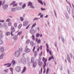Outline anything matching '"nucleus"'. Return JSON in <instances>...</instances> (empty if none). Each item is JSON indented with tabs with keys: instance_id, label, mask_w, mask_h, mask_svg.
<instances>
[{
	"instance_id": "61",
	"label": "nucleus",
	"mask_w": 74,
	"mask_h": 74,
	"mask_svg": "<svg viewBox=\"0 0 74 74\" xmlns=\"http://www.w3.org/2000/svg\"><path fill=\"white\" fill-rule=\"evenodd\" d=\"M1 3H2V1H0V7L1 6Z\"/></svg>"
},
{
	"instance_id": "37",
	"label": "nucleus",
	"mask_w": 74,
	"mask_h": 74,
	"mask_svg": "<svg viewBox=\"0 0 74 74\" xmlns=\"http://www.w3.org/2000/svg\"><path fill=\"white\" fill-rule=\"evenodd\" d=\"M36 23H35V24H34L32 25V28H33L34 27H35V26H36Z\"/></svg>"
},
{
	"instance_id": "39",
	"label": "nucleus",
	"mask_w": 74,
	"mask_h": 74,
	"mask_svg": "<svg viewBox=\"0 0 74 74\" xmlns=\"http://www.w3.org/2000/svg\"><path fill=\"white\" fill-rule=\"evenodd\" d=\"M3 43V40H0V45L2 44Z\"/></svg>"
},
{
	"instance_id": "54",
	"label": "nucleus",
	"mask_w": 74,
	"mask_h": 74,
	"mask_svg": "<svg viewBox=\"0 0 74 74\" xmlns=\"http://www.w3.org/2000/svg\"><path fill=\"white\" fill-rule=\"evenodd\" d=\"M40 19L39 18H35L33 20V21H35V20H37V19Z\"/></svg>"
},
{
	"instance_id": "26",
	"label": "nucleus",
	"mask_w": 74,
	"mask_h": 74,
	"mask_svg": "<svg viewBox=\"0 0 74 74\" xmlns=\"http://www.w3.org/2000/svg\"><path fill=\"white\" fill-rule=\"evenodd\" d=\"M15 60H13V61H12V62L11 63V64H12V63L13 64V65H14V64H15Z\"/></svg>"
},
{
	"instance_id": "29",
	"label": "nucleus",
	"mask_w": 74,
	"mask_h": 74,
	"mask_svg": "<svg viewBox=\"0 0 74 74\" xmlns=\"http://www.w3.org/2000/svg\"><path fill=\"white\" fill-rule=\"evenodd\" d=\"M30 45L32 47H33L34 45V42L33 41H31L30 43Z\"/></svg>"
},
{
	"instance_id": "13",
	"label": "nucleus",
	"mask_w": 74,
	"mask_h": 74,
	"mask_svg": "<svg viewBox=\"0 0 74 74\" xmlns=\"http://www.w3.org/2000/svg\"><path fill=\"white\" fill-rule=\"evenodd\" d=\"M13 38L14 40H16L18 39V35H14Z\"/></svg>"
},
{
	"instance_id": "28",
	"label": "nucleus",
	"mask_w": 74,
	"mask_h": 74,
	"mask_svg": "<svg viewBox=\"0 0 74 74\" xmlns=\"http://www.w3.org/2000/svg\"><path fill=\"white\" fill-rule=\"evenodd\" d=\"M15 3H16V2L15 1H13L12 3L10 4V5H13L15 4Z\"/></svg>"
},
{
	"instance_id": "6",
	"label": "nucleus",
	"mask_w": 74,
	"mask_h": 74,
	"mask_svg": "<svg viewBox=\"0 0 74 74\" xmlns=\"http://www.w3.org/2000/svg\"><path fill=\"white\" fill-rule=\"evenodd\" d=\"M30 33L31 34H33L35 33V30L34 29L32 28L30 30Z\"/></svg>"
},
{
	"instance_id": "52",
	"label": "nucleus",
	"mask_w": 74,
	"mask_h": 74,
	"mask_svg": "<svg viewBox=\"0 0 74 74\" xmlns=\"http://www.w3.org/2000/svg\"><path fill=\"white\" fill-rule=\"evenodd\" d=\"M41 10L42 11H45V8H41Z\"/></svg>"
},
{
	"instance_id": "16",
	"label": "nucleus",
	"mask_w": 74,
	"mask_h": 74,
	"mask_svg": "<svg viewBox=\"0 0 74 74\" xmlns=\"http://www.w3.org/2000/svg\"><path fill=\"white\" fill-rule=\"evenodd\" d=\"M4 51V47H1L0 48V51L1 52H3Z\"/></svg>"
},
{
	"instance_id": "62",
	"label": "nucleus",
	"mask_w": 74,
	"mask_h": 74,
	"mask_svg": "<svg viewBox=\"0 0 74 74\" xmlns=\"http://www.w3.org/2000/svg\"><path fill=\"white\" fill-rule=\"evenodd\" d=\"M60 70H62L63 68L62 66L60 67Z\"/></svg>"
},
{
	"instance_id": "58",
	"label": "nucleus",
	"mask_w": 74,
	"mask_h": 74,
	"mask_svg": "<svg viewBox=\"0 0 74 74\" xmlns=\"http://www.w3.org/2000/svg\"><path fill=\"white\" fill-rule=\"evenodd\" d=\"M51 59H52V58L51 57H50L49 59L48 60L49 61V60H51Z\"/></svg>"
},
{
	"instance_id": "1",
	"label": "nucleus",
	"mask_w": 74,
	"mask_h": 74,
	"mask_svg": "<svg viewBox=\"0 0 74 74\" xmlns=\"http://www.w3.org/2000/svg\"><path fill=\"white\" fill-rule=\"evenodd\" d=\"M15 70L17 73H20L21 71V67L20 66H17L16 67Z\"/></svg>"
},
{
	"instance_id": "8",
	"label": "nucleus",
	"mask_w": 74,
	"mask_h": 74,
	"mask_svg": "<svg viewBox=\"0 0 74 74\" xmlns=\"http://www.w3.org/2000/svg\"><path fill=\"white\" fill-rule=\"evenodd\" d=\"M25 51L26 53H29L30 52V50L29 48H26L25 49Z\"/></svg>"
},
{
	"instance_id": "53",
	"label": "nucleus",
	"mask_w": 74,
	"mask_h": 74,
	"mask_svg": "<svg viewBox=\"0 0 74 74\" xmlns=\"http://www.w3.org/2000/svg\"><path fill=\"white\" fill-rule=\"evenodd\" d=\"M17 4V3H16L13 6V7H16V6L18 5Z\"/></svg>"
},
{
	"instance_id": "21",
	"label": "nucleus",
	"mask_w": 74,
	"mask_h": 74,
	"mask_svg": "<svg viewBox=\"0 0 74 74\" xmlns=\"http://www.w3.org/2000/svg\"><path fill=\"white\" fill-rule=\"evenodd\" d=\"M34 57H32L31 60V62L32 63H33L34 62Z\"/></svg>"
},
{
	"instance_id": "56",
	"label": "nucleus",
	"mask_w": 74,
	"mask_h": 74,
	"mask_svg": "<svg viewBox=\"0 0 74 74\" xmlns=\"http://www.w3.org/2000/svg\"><path fill=\"white\" fill-rule=\"evenodd\" d=\"M4 22V20H0V22H2L3 23Z\"/></svg>"
},
{
	"instance_id": "27",
	"label": "nucleus",
	"mask_w": 74,
	"mask_h": 74,
	"mask_svg": "<svg viewBox=\"0 0 74 74\" xmlns=\"http://www.w3.org/2000/svg\"><path fill=\"white\" fill-rule=\"evenodd\" d=\"M22 25L21 24H20L18 26V28L19 29H20L21 28V27H22Z\"/></svg>"
},
{
	"instance_id": "30",
	"label": "nucleus",
	"mask_w": 74,
	"mask_h": 74,
	"mask_svg": "<svg viewBox=\"0 0 74 74\" xmlns=\"http://www.w3.org/2000/svg\"><path fill=\"white\" fill-rule=\"evenodd\" d=\"M14 26L15 27H17V24L16 23H14Z\"/></svg>"
},
{
	"instance_id": "23",
	"label": "nucleus",
	"mask_w": 74,
	"mask_h": 74,
	"mask_svg": "<svg viewBox=\"0 0 74 74\" xmlns=\"http://www.w3.org/2000/svg\"><path fill=\"white\" fill-rule=\"evenodd\" d=\"M42 46H40V47H39L37 49V51L38 52H39V50H40H40H41L42 49Z\"/></svg>"
},
{
	"instance_id": "44",
	"label": "nucleus",
	"mask_w": 74,
	"mask_h": 74,
	"mask_svg": "<svg viewBox=\"0 0 74 74\" xmlns=\"http://www.w3.org/2000/svg\"><path fill=\"white\" fill-rule=\"evenodd\" d=\"M32 37L33 40H35V38L34 37V35H32Z\"/></svg>"
},
{
	"instance_id": "35",
	"label": "nucleus",
	"mask_w": 74,
	"mask_h": 74,
	"mask_svg": "<svg viewBox=\"0 0 74 74\" xmlns=\"http://www.w3.org/2000/svg\"><path fill=\"white\" fill-rule=\"evenodd\" d=\"M11 11H12V12H15V8L12 9Z\"/></svg>"
},
{
	"instance_id": "7",
	"label": "nucleus",
	"mask_w": 74,
	"mask_h": 74,
	"mask_svg": "<svg viewBox=\"0 0 74 74\" xmlns=\"http://www.w3.org/2000/svg\"><path fill=\"white\" fill-rule=\"evenodd\" d=\"M29 21H25L23 22V26H26L27 25Z\"/></svg>"
},
{
	"instance_id": "43",
	"label": "nucleus",
	"mask_w": 74,
	"mask_h": 74,
	"mask_svg": "<svg viewBox=\"0 0 74 74\" xmlns=\"http://www.w3.org/2000/svg\"><path fill=\"white\" fill-rule=\"evenodd\" d=\"M10 20H11V19L10 18H8L6 20V21L7 22H10Z\"/></svg>"
},
{
	"instance_id": "19",
	"label": "nucleus",
	"mask_w": 74,
	"mask_h": 74,
	"mask_svg": "<svg viewBox=\"0 0 74 74\" xmlns=\"http://www.w3.org/2000/svg\"><path fill=\"white\" fill-rule=\"evenodd\" d=\"M3 36H4L3 35V32H1V34H0V39H1V38L3 37Z\"/></svg>"
},
{
	"instance_id": "40",
	"label": "nucleus",
	"mask_w": 74,
	"mask_h": 74,
	"mask_svg": "<svg viewBox=\"0 0 74 74\" xmlns=\"http://www.w3.org/2000/svg\"><path fill=\"white\" fill-rule=\"evenodd\" d=\"M16 9L17 10H21V8L19 7H18L17 8H16Z\"/></svg>"
},
{
	"instance_id": "55",
	"label": "nucleus",
	"mask_w": 74,
	"mask_h": 74,
	"mask_svg": "<svg viewBox=\"0 0 74 74\" xmlns=\"http://www.w3.org/2000/svg\"><path fill=\"white\" fill-rule=\"evenodd\" d=\"M35 48H36V46H34L33 48V52H34V50H35Z\"/></svg>"
},
{
	"instance_id": "15",
	"label": "nucleus",
	"mask_w": 74,
	"mask_h": 74,
	"mask_svg": "<svg viewBox=\"0 0 74 74\" xmlns=\"http://www.w3.org/2000/svg\"><path fill=\"white\" fill-rule=\"evenodd\" d=\"M47 59H46L44 62V65H43V67L44 68V67H45V66H46V65H47V64L46 63V62H47Z\"/></svg>"
},
{
	"instance_id": "49",
	"label": "nucleus",
	"mask_w": 74,
	"mask_h": 74,
	"mask_svg": "<svg viewBox=\"0 0 74 74\" xmlns=\"http://www.w3.org/2000/svg\"><path fill=\"white\" fill-rule=\"evenodd\" d=\"M19 4L20 5H23V3L22 2H21L19 3Z\"/></svg>"
},
{
	"instance_id": "50",
	"label": "nucleus",
	"mask_w": 74,
	"mask_h": 74,
	"mask_svg": "<svg viewBox=\"0 0 74 74\" xmlns=\"http://www.w3.org/2000/svg\"><path fill=\"white\" fill-rule=\"evenodd\" d=\"M48 72H49V69L48 68L47 70L46 74H48Z\"/></svg>"
},
{
	"instance_id": "46",
	"label": "nucleus",
	"mask_w": 74,
	"mask_h": 74,
	"mask_svg": "<svg viewBox=\"0 0 74 74\" xmlns=\"http://www.w3.org/2000/svg\"><path fill=\"white\" fill-rule=\"evenodd\" d=\"M22 32H19L18 33V35H19V36H20V35H21V34H22Z\"/></svg>"
},
{
	"instance_id": "59",
	"label": "nucleus",
	"mask_w": 74,
	"mask_h": 74,
	"mask_svg": "<svg viewBox=\"0 0 74 74\" xmlns=\"http://www.w3.org/2000/svg\"><path fill=\"white\" fill-rule=\"evenodd\" d=\"M61 38L62 39V40L63 41V42H64V38Z\"/></svg>"
},
{
	"instance_id": "36",
	"label": "nucleus",
	"mask_w": 74,
	"mask_h": 74,
	"mask_svg": "<svg viewBox=\"0 0 74 74\" xmlns=\"http://www.w3.org/2000/svg\"><path fill=\"white\" fill-rule=\"evenodd\" d=\"M29 42H30V40H28L27 41V42H26V44H29Z\"/></svg>"
},
{
	"instance_id": "4",
	"label": "nucleus",
	"mask_w": 74,
	"mask_h": 74,
	"mask_svg": "<svg viewBox=\"0 0 74 74\" xmlns=\"http://www.w3.org/2000/svg\"><path fill=\"white\" fill-rule=\"evenodd\" d=\"M20 62L23 63V64L25 65L26 64V60L24 58H21V60H20Z\"/></svg>"
},
{
	"instance_id": "45",
	"label": "nucleus",
	"mask_w": 74,
	"mask_h": 74,
	"mask_svg": "<svg viewBox=\"0 0 74 74\" xmlns=\"http://www.w3.org/2000/svg\"><path fill=\"white\" fill-rule=\"evenodd\" d=\"M54 12L55 14V15L56 18H57V16L56 15V12H55V10H54Z\"/></svg>"
},
{
	"instance_id": "33",
	"label": "nucleus",
	"mask_w": 74,
	"mask_h": 74,
	"mask_svg": "<svg viewBox=\"0 0 74 74\" xmlns=\"http://www.w3.org/2000/svg\"><path fill=\"white\" fill-rule=\"evenodd\" d=\"M10 32H8L6 33L5 35L6 36H8L10 35Z\"/></svg>"
},
{
	"instance_id": "3",
	"label": "nucleus",
	"mask_w": 74,
	"mask_h": 74,
	"mask_svg": "<svg viewBox=\"0 0 74 74\" xmlns=\"http://www.w3.org/2000/svg\"><path fill=\"white\" fill-rule=\"evenodd\" d=\"M29 6H30V8H31L33 9L35 8V7L34 6H33V4L31 2H29L28 6L29 7Z\"/></svg>"
},
{
	"instance_id": "38",
	"label": "nucleus",
	"mask_w": 74,
	"mask_h": 74,
	"mask_svg": "<svg viewBox=\"0 0 74 74\" xmlns=\"http://www.w3.org/2000/svg\"><path fill=\"white\" fill-rule=\"evenodd\" d=\"M65 17H66V18L67 19H69V16H68V14H67L66 13V14H65Z\"/></svg>"
},
{
	"instance_id": "5",
	"label": "nucleus",
	"mask_w": 74,
	"mask_h": 74,
	"mask_svg": "<svg viewBox=\"0 0 74 74\" xmlns=\"http://www.w3.org/2000/svg\"><path fill=\"white\" fill-rule=\"evenodd\" d=\"M20 54L21 53H20L19 51H16V52L14 54L15 57H16V58H18V57L19 56V55H20Z\"/></svg>"
},
{
	"instance_id": "25",
	"label": "nucleus",
	"mask_w": 74,
	"mask_h": 74,
	"mask_svg": "<svg viewBox=\"0 0 74 74\" xmlns=\"http://www.w3.org/2000/svg\"><path fill=\"white\" fill-rule=\"evenodd\" d=\"M26 3H25L24 5L22 6V8L23 9H24L25 7H26Z\"/></svg>"
},
{
	"instance_id": "60",
	"label": "nucleus",
	"mask_w": 74,
	"mask_h": 74,
	"mask_svg": "<svg viewBox=\"0 0 74 74\" xmlns=\"http://www.w3.org/2000/svg\"><path fill=\"white\" fill-rule=\"evenodd\" d=\"M29 26H30V25H28L27 27H26V29H27L28 28H29Z\"/></svg>"
},
{
	"instance_id": "57",
	"label": "nucleus",
	"mask_w": 74,
	"mask_h": 74,
	"mask_svg": "<svg viewBox=\"0 0 74 74\" xmlns=\"http://www.w3.org/2000/svg\"><path fill=\"white\" fill-rule=\"evenodd\" d=\"M49 53L51 55H52V52H51V51H49Z\"/></svg>"
},
{
	"instance_id": "64",
	"label": "nucleus",
	"mask_w": 74,
	"mask_h": 74,
	"mask_svg": "<svg viewBox=\"0 0 74 74\" xmlns=\"http://www.w3.org/2000/svg\"><path fill=\"white\" fill-rule=\"evenodd\" d=\"M42 16H43V14L40 15V18H42Z\"/></svg>"
},
{
	"instance_id": "12",
	"label": "nucleus",
	"mask_w": 74,
	"mask_h": 74,
	"mask_svg": "<svg viewBox=\"0 0 74 74\" xmlns=\"http://www.w3.org/2000/svg\"><path fill=\"white\" fill-rule=\"evenodd\" d=\"M8 8V5H5L3 6V8L4 10H5V9H7V8Z\"/></svg>"
},
{
	"instance_id": "2",
	"label": "nucleus",
	"mask_w": 74,
	"mask_h": 74,
	"mask_svg": "<svg viewBox=\"0 0 74 74\" xmlns=\"http://www.w3.org/2000/svg\"><path fill=\"white\" fill-rule=\"evenodd\" d=\"M11 34L12 36H14V34H12V33H14L15 32V29L14 28V26H11Z\"/></svg>"
},
{
	"instance_id": "31",
	"label": "nucleus",
	"mask_w": 74,
	"mask_h": 74,
	"mask_svg": "<svg viewBox=\"0 0 74 74\" xmlns=\"http://www.w3.org/2000/svg\"><path fill=\"white\" fill-rule=\"evenodd\" d=\"M20 19L21 22H23V20H24V19H23V18L22 17H20Z\"/></svg>"
},
{
	"instance_id": "48",
	"label": "nucleus",
	"mask_w": 74,
	"mask_h": 74,
	"mask_svg": "<svg viewBox=\"0 0 74 74\" xmlns=\"http://www.w3.org/2000/svg\"><path fill=\"white\" fill-rule=\"evenodd\" d=\"M37 42L38 44H40V42H41V40L40 39L38 40Z\"/></svg>"
},
{
	"instance_id": "18",
	"label": "nucleus",
	"mask_w": 74,
	"mask_h": 74,
	"mask_svg": "<svg viewBox=\"0 0 74 74\" xmlns=\"http://www.w3.org/2000/svg\"><path fill=\"white\" fill-rule=\"evenodd\" d=\"M37 63L36 62H34L33 64V67L34 68L36 67V66H37Z\"/></svg>"
},
{
	"instance_id": "11",
	"label": "nucleus",
	"mask_w": 74,
	"mask_h": 74,
	"mask_svg": "<svg viewBox=\"0 0 74 74\" xmlns=\"http://www.w3.org/2000/svg\"><path fill=\"white\" fill-rule=\"evenodd\" d=\"M17 51L19 52L20 53H22L23 52V49L22 48H20L18 49V51Z\"/></svg>"
},
{
	"instance_id": "24",
	"label": "nucleus",
	"mask_w": 74,
	"mask_h": 74,
	"mask_svg": "<svg viewBox=\"0 0 74 74\" xmlns=\"http://www.w3.org/2000/svg\"><path fill=\"white\" fill-rule=\"evenodd\" d=\"M38 1L39 3H40V4H41L42 5H43V3H42V1L41 0H38Z\"/></svg>"
},
{
	"instance_id": "41",
	"label": "nucleus",
	"mask_w": 74,
	"mask_h": 74,
	"mask_svg": "<svg viewBox=\"0 0 74 74\" xmlns=\"http://www.w3.org/2000/svg\"><path fill=\"white\" fill-rule=\"evenodd\" d=\"M67 10L68 12H70V9H69V7L68 6H67Z\"/></svg>"
},
{
	"instance_id": "9",
	"label": "nucleus",
	"mask_w": 74,
	"mask_h": 74,
	"mask_svg": "<svg viewBox=\"0 0 74 74\" xmlns=\"http://www.w3.org/2000/svg\"><path fill=\"white\" fill-rule=\"evenodd\" d=\"M67 60H68L69 62V63H71V61H70V58L69 57V55L67 54Z\"/></svg>"
},
{
	"instance_id": "42",
	"label": "nucleus",
	"mask_w": 74,
	"mask_h": 74,
	"mask_svg": "<svg viewBox=\"0 0 74 74\" xmlns=\"http://www.w3.org/2000/svg\"><path fill=\"white\" fill-rule=\"evenodd\" d=\"M34 55H36V56H37V51H35L34 53Z\"/></svg>"
},
{
	"instance_id": "51",
	"label": "nucleus",
	"mask_w": 74,
	"mask_h": 74,
	"mask_svg": "<svg viewBox=\"0 0 74 74\" xmlns=\"http://www.w3.org/2000/svg\"><path fill=\"white\" fill-rule=\"evenodd\" d=\"M39 36H40L39 34H36V37H39Z\"/></svg>"
},
{
	"instance_id": "47",
	"label": "nucleus",
	"mask_w": 74,
	"mask_h": 74,
	"mask_svg": "<svg viewBox=\"0 0 74 74\" xmlns=\"http://www.w3.org/2000/svg\"><path fill=\"white\" fill-rule=\"evenodd\" d=\"M4 71H5L6 73H8V69H6L5 70H4Z\"/></svg>"
},
{
	"instance_id": "20",
	"label": "nucleus",
	"mask_w": 74,
	"mask_h": 74,
	"mask_svg": "<svg viewBox=\"0 0 74 74\" xmlns=\"http://www.w3.org/2000/svg\"><path fill=\"white\" fill-rule=\"evenodd\" d=\"M4 56V54L3 53L2 54L0 55V59H2L3 58Z\"/></svg>"
},
{
	"instance_id": "63",
	"label": "nucleus",
	"mask_w": 74,
	"mask_h": 74,
	"mask_svg": "<svg viewBox=\"0 0 74 74\" xmlns=\"http://www.w3.org/2000/svg\"><path fill=\"white\" fill-rule=\"evenodd\" d=\"M35 40H36V42H37L38 41V38H36Z\"/></svg>"
},
{
	"instance_id": "14",
	"label": "nucleus",
	"mask_w": 74,
	"mask_h": 74,
	"mask_svg": "<svg viewBox=\"0 0 74 74\" xmlns=\"http://www.w3.org/2000/svg\"><path fill=\"white\" fill-rule=\"evenodd\" d=\"M46 46H47V49L46 50L47 51V53H49V47H48V44H46Z\"/></svg>"
},
{
	"instance_id": "32",
	"label": "nucleus",
	"mask_w": 74,
	"mask_h": 74,
	"mask_svg": "<svg viewBox=\"0 0 74 74\" xmlns=\"http://www.w3.org/2000/svg\"><path fill=\"white\" fill-rule=\"evenodd\" d=\"M9 69L11 71L12 74H13V68H10Z\"/></svg>"
},
{
	"instance_id": "22",
	"label": "nucleus",
	"mask_w": 74,
	"mask_h": 74,
	"mask_svg": "<svg viewBox=\"0 0 74 74\" xmlns=\"http://www.w3.org/2000/svg\"><path fill=\"white\" fill-rule=\"evenodd\" d=\"M26 67H24L23 69V71L21 72V73H25V71H26Z\"/></svg>"
},
{
	"instance_id": "17",
	"label": "nucleus",
	"mask_w": 74,
	"mask_h": 74,
	"mask_svg": "<svg viewBox=\"0 0 74 74\" xmlns=\"http://www.w3.org/2000/svg\"><path fill=\"white\" fill-rule=\"evenodd\" d=\"M38 64H39V66H42V62H40V61L39 60L38 62Z\"/></svg>"
},
{
	"instance_id": "34",
	"label": "nucleus",
	"mask_w": 74,
	"mask_h": 74,
	"mask_svg": "<svg viewBox=\"0 0 74 74\" xmlns=\"http://www.w3.org/2000/svg\"><path fill=\"white\" fill-rule=\"evenodd\" d=\"M12 24V23L11 22H10L9 23H8V25L9 26H10Z\"/></svg>"
},
{
	"instance_id": "10",
	"label": "nucleus",
	"mask_w": 74,
	"mask_h": 74,
	"mask_svg": "<svg viewBox=\"0 0 74 74\" xmlns=\"http://www.w3.org/2000/svg\"><path fill=\"white\" fill-rule=\"evenodd\" d=\"M7 66V67H10V66H11V63H8L6 64H4V66Z\"/></svg>"
}]
</instances>
